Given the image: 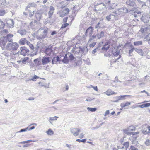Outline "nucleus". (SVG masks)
Wrapping results in <instances>:
<instances>
[{
    "label": "nucleus",
    "instance_id": "obj_47",
    "mask_svg": "<svg viewBox=\"0 0 150 150\" xmlns=\"http://www.w3.org/2000/svg\"><path fill=\"white\" fill-rule=\"evenodd\" d=\"M86 141V139H82V140L80 139H77L76 140V141L78 142L79 143L82 142L83 143H85Z\"/></svg>",
    "mask_w": 150,
    "mask_h": 150
},
{
    "label": "nucleus",
    "instance_id": "obj_52",
    "mask_svg": "<svg viewBox=\"0 0 150 150\" xmlns=\"http://www.w3.org/2000/svg\"><path fill=\"white\" fill-rule=\"evenodd\" d=\"M68 25H69V24L67 23H64L63 24H62V25L61 28H65L67 26H68Z\"/></svg>",
    "mask_w": 150,
    "mask_h": 150
},
{
    "label": "nucleus",
    "instance_id": "obj_33",
    "mask_svg": "<svg viewBox=\"0 0 150 150\" xmlns=\"http://www.w3.org/2000/svg\"><path fill=\"white\" fill-rule=\"evenodd\" d=\"M26 39L25 38L21 39L19 41V43L21 45H24L26 44Z\"/></svg>",
    "mask_w": 150,
    "mask_h": 150
},
{
    "label": "nucleus",
    "instance_id": "obj_48",
    "mask_svg": "<svg viewBox=\"0 0 150 150\" xmlns=\"http://www.w3.org/2000/svg\"><path fill=\"white\" fill-rule=\"evenodd\" d=\"M2 54L5 56L6 57H8L9 56V53L7 51H4L2 53Z\"/></svg>",
    "mask_w": 150,
    "mask_h": 150
},
{
    "label": "nucleus",
    "instance_id": "obj_63",
    "mask_svg": "<svg viewBox=\"0 0 150 150\" xmlns=\"http://www.w3.org/2000/svg\"><path fill=\"white\" fill-rule=\"evenodd\" d=\"M96 42H93L92 44H91L89 45V46L90 47H93L95 45Z\"/></svg>",
    "mask_w": 150,
    "mask_h": 150
},
{
    "label": "nucleus",
    "instance_id": "obj_26",
    "mask_svg": "<svg viewBox=\"0 0 150 150\" xmlns=\"http://www.w3.org/2000/svg\"><path fill=\"white\" fill-rule=\"evenodd\" d=\"M52 52V49L51 48H47L45 50V52L47 55H50Z\"/></svg>",
    "mask_w": 150,
    "mask_h": 150
},
{
    "label": "nucleus",
    "instance_id": "obj_6",
    "mask_svg": "<svg viewBox=\"0 0 150 150\" xmlns=\"http://www.w3.org/2000/svg\"><path fill=\"white\" fill-rule=\"evenodd\" d=\"M150 17H148V15L144 14L141 18L142 21L144 23H147L149 22Z\"/></svg>",
    "mask_w": 150,
    "mask_h": 150
},
{
    "label": "nucleus",
    "instance_id": "obj_31",
    "mask_svg": "<svg viewBox=\"0 0 150 150\" xmlns=\"http://www.w3.org/2000/svg\"><path fill=\"white\" fill-rule=\"evenodd\" d=\"M126 134L129 135H132V136L133 137L136 134H137L139 133V132H126Z\"/></svg>",
    "mask_w": 150,
    "mask_h": 150
},
{
    "label": "nucleus",
    "instance_id": "obj_35",
    "mask_svg": "<svg viewBox=\"0 0 150 150\" xmlns=\"http://www.w3.org/2000/svg\"><path fill=\"white\" fill-rule=\"evenodd\" d=\"M104 35V33L103 31H101L100 33H98L96 35L98 39L100 38L101 37L103 36Z\"/></svg>",
    "mask_w": 150,
    "mask_h": 150
},
{
    "label": "nucleus",
    "instance_id": "obj_28",
    "mask_svg": "<svg viewBox=\"0 0 150 150\" xmlns=\"http://www.w3.org/2000/svg\"><path fill=\"white\" fill-rule=\"evenodd\" d=\"M147 30V27H142L140 30V32L143 34L144 35L146 33Z\"/></svg>",
    "mask_w": 150,
    "mask_h": 150
},
{
    "label": "nucleus",
    "instance_id": "obj_56",
    "mask_svg": "<svg viewBox=\"0 0 150 150\" xmlns=\"http://www.w3.org/2000/svg\"><path fill=\"white\" fill-rule=\"evenodd\" d=\"M90 86H91V88H93L94 90L98 91V89L97 86H94L92 85H90Z\"/></svg>",
    "mask_w": 150,
    "mask_h": 150
},
{
    "label": "nucleus",
    "instance_id": "obj_8",
    "mask_svg": "<svg viewBox=\"0 0 150 150\" xmlns=\"http://www.w3.org/2000/svg\"><path fill=\"white\" fill-rule=\"evenodd\" d=\"M120 46H117L115 47L114 50L113 51V54L115 56L119 55L121 49L120 48Z\"/></svg>",
    "mask_w": 150,
    "mask_h": 150
},
{
    "label": "nucleus",
    "instance_id": "obj_24",
    "mask_svg": "<svg viewBox=\"0 0 150 150\" xmlns=\"http://www.w3.org/2000/svg\"><path fill=\"white\" fill-rule=\"evenodd\" d=\"M107 95L109 96L112 94H115V93L111 90H108L104 92Z\"/></svg>",
    "mask_w": 150,
    "mask_h": 150
},
{
    "label": "nucleus",
    "instance_id": "obj_7",
    "mask_svg": "<svg viewBox=\"0 0 150 150\" xmlns=\"http://www.w3.org/2000/svg\"><path fill=\"white\" fill-rule=\"evenodd\" d=\"M20 50L21 54L23 56L26 55V54L29 52V50L25 47H21Z\"/></svg>",
    "mask_w": 150,
    "mask_h": 150
},
{
    "label": "nucleus",
    "instance_id": "obj_11",
    "mask_svg": "<svg viewBox=\"0 0 150 150\" xmlns=\"http://www.w3.org/2000/svg\"><path fill=\"white\" fill-rule=\"evenodd\" d=\"M36 125V124L34 123L33 124H32L29 126L27 128H25L21 129L19 131H30L31 130L35 128V127L34 126H31V125Z\"/></svg>",
    "mask_w": 150,
    "mask_h": 150
},
{
    "label": "nucleus",
    "instance_id": "obj_50",
    "mask_svg": "<svg viewBox=\"0 0 150 150\" xmlns=\"http://www.w3.org/2000/svg\"><path fill=\"white\" fill-rule=\"evenodd\" d=\"M38 47L35 50H34L32 52V54L33 55H36L38 51Z\"/></svg>",
    "mask_w": 150,
    "mask_h": 150
},
{
    "label": "nucleus",
    "instance_id": "obj_32",
    "mask_svg": "<svg viewBox=\"0 0 150 150\" xmlns=\"http://www.w3.org/2000/svg\"><path fill=\"white\" fill-rule=\"evenodd\" d=\"M58 118V117L57 116L50 117L49 118V121L51 124H52V121L56 120Z\"/></svg>",
    "mask_w": 150,
    "mask_h": 150
},
{
    "label": "nucleus",
    "instance_id": "obj_54",
    "mask_svg": "<svg viewBox=\"0 0 150 150\" xmlns=\"http://www.w3.org/2000/svg\"><path fill=\"white\" fill-rule=\"evenodd\" d=\"M5 13V11L4 10H0V16H3Z\"/></svg>",
    "mask_w": 150,
    "mask_h": 150
},
{
    "label": "nucleus",
    "instance_id": "obj_17",
    "mask_svg": "<svg viewBox=\"0 0 150 150\" xmlns=\"http://www.w3.org/2000/svg\"><path fill=\"white\" fill-rule=\"evenodd\" d=\"M126 3L127 5L132 7H134L136 5V4L134 2V0H127Z\"/></svg>",
    "mask_w": 150,
    "mask_h": 150
},
{
    "label": "nucleus",
    "instance_id": "obj_34",
    "mask_svg": "<svg viewBox=\"0 0 150 150\" xmlns=\"http://www.w3.org/2000/svg\"><path fill=\"white\" fill-rule=\"evenodd\" d=\"M29 59V58L28 57H24L23 58H22L21 59V61L22 63L23 64H25L26 61L28 60Z\"/></svg>",
    "mask_w": 150,
    "mask_h": 150
},
{
    "label": "nucleus",
    "instance_id": "obj_18",
    "mask_svg": "<svg viewBox=\"0 0 150 150\" xmlns=\"http://www.w3.org/2000/svg\"><path fill=\"white\" fill-rule=\"evenodd\" d=\"M18 33H19L21 35H26L27 31L24 29L20 28L18 31Z\"/></svg>",
    "mask_w": 150,
    "mask_h": 150
},
{
    "label": "nucleus",
    "instance_id": "obj_60",
    "mask_svg": "<svg viewBox=\"0 0 150 150\" xmlns=\"http://www.w3.org/2000/svg\"><path fill=\"white\" fill-rule=\"evenodd\" d=\"M106 19L108 21H109L110 20H111L110 14L109 16H107L106 17Z\"/></svg>",
    "mask_w": 150,
    "mask_h": 150
},
{
    "label": "nucleus",
    "instance_id": "obj_51",
    "mask_svg": "<svg viewBox=\"0 0 150 150\" xmlns=\"http://www.w3.org/2000/svg\"><path fill=\"white\" fill-rule=\"evenodd\" d=\"M34 61L35 63V64L37 65H38L39 64V62H40L39 59L38 58L36 59H34Z\"/></svg>",
    "mask_w": 150,
    "mask_h": 150
},
{
    "label": "nucleus",
    "instance_id": "obj_10",
    "mask_svg": "<svg viewBox=\"0 0 150 150\" xmlns=\"http://www.w3.org/2000/svg\"><path fill=\"white\" fill-rule=\"evenodd\" d=\"M93 29L91 26L89 27L86 30L85 34L86 36H91L92 34Z\"/></svg>",
    "mask_w": 150,
    "mask_h": 150
},
{
    "label": "nucleus",
    "instance_id": "obj_44",
    "mask_svg": "<svg viewBox=\"0 0 150 150\" xmlns=\"http://www.w3.org/2000/svg\"><path fill=\"white\" fill-rule=\"evenodd\" d=\"M4 23L1 20H0V30L4 28Z\"/></svg>",
    "mask_w": 150,
    "mask_h": 150
},
{
    "label": "nucleus",
    "instance_id": "obj_1",
    "mask_svg": "<svg viewBox=\"0 0 150 150\" xmlns=\"http://www.w3.org/2000/svg\"><path fill=\"white\" fill-rule=\"evenodd\" d=\"M48 28L46 27H42L37 31L36 38L38 40H42L47 37Z\"/></svg>",
    "mask_w": 150,
    "mask_h": 150
},
{
    "label": "nucleus",
    "instance_id": "obj_15",
    "mask_svg": "<svg viewBox=\"0 0 150 150\" xmlns=\"http://www.w3.org/2000/svg\"><path fill=\"white\" fill-rule=\"evenodd\" d=\"M55 10L54 8L52 6H51L49 7V11L48 12V15L50 17H51L53 15L54 11Z\"/></svg>",
    "mask_w": 150,
    "mask_h": 150
},
{
    "label": "nucleus",
    "instance_id": "obj_20",
    "mask_svg": "<svg viewBox=\"0 0 150 150\" xmlns=\"http://www.w3.org/2000/svg\"><path fill=\"white\" fill-rule=\"evenodd\" d=\"M135 127L134 126L131 125L128 127L127 129L124 130V131H131L135 130Z\"/></svg>",
    "mask_w": 150,
    "mask_h": 150
},
{
    "label": "nucleus",
    "instance_id": "obj_2",
    "mask_svg": "<svg viewBox=\"0 0 150 150\" xmlns=\"http://www.w3.org/2000/svg\"><path fill=\"white\" fill-rule=\"evenodd\" d=\"M18 47L17 43L15 42H8L6 46L5 49L11 52L16 50Z\"/></svg>",
    "mask_w": 150,
    "mask_h": 150
},
{
    "label": "nucleus",
    "instance_id": "obj_13",
    "mask_svg": "<svg viewBox=\"0 0 150 150\" xmlns=\"http://www.w3.org/2000/svg\"><path fill=\"white\" fill-rule=\"evenodd\" d=\"M6 23L9 28L13 27L14 25V22L13 20L9 19L7 20Z\"/></svg>",
    "mask_w": 150,
    "mask_h": 150
},
{
    "label": "nucleus",
    "instance_id": "obj_46",
    "mask_svg": "<svg viewBox=\"0 0 150 150\" xmlns=\"http://www.w3.org/2000/svg\"><path fill=\"white\" fill-rule=\"evenodd\" d=\"M33 141L34 142V141H33L32 140H27V141H23V142H20L19 143L21 144L27 143H29L30 142H32Z\"/></svg>",
    "mask_w": 150,
    "mask_h": 150
},
{
    "label": "nucleus",
    "instance_id": "obj_45",
    "mask_svg": "<svg viewBox=\"0 0 150 150\" xmlns=\"http://www.w3.org/2000/svg\"><path fill=\"white\" fill-rule=\"evenodd\" d=\"M90 36V37L89 38V41H91L93 40H96V39H97V36L96 35H93L92 36Z\"/></svg>",
    "mask_w": 150,
    "mask_h": 150
},
{
    "label": "nucleus",
    "instance_id": "obj_4",
    "mask_svg": "<svg viewBox=\"0 0 150 150\" xmlns=\"http://www.w3.org/2000/svg\"><path fill=\"white\" fill-rule=\"evenodd\" d=\"M7 43V40H6L5 37L3 36L0 38V47H1L2 49H5Z\"/></svg>",
    "mask_w": 150,
    "mask_h": 150
},
{
    "label": "nucleus",
    "instance_id": "obj_40",
    "mask_svg": "<svg viewBox=\"0 0 150 150\" xmlns=\"http://www.w3.org/2000/svg\"><path fill=\"white\" fill-rule=\"evenodd\" d=\"M67 54H69L67 55V56L69 57V59L71 60H74V59H75V58H74L73 54L71 53H69Z\"/></svg>",
    "mask_w": 150,
    "mask_h": 150
},
{
    "label": "nucleus",
    "instance_id": "obj_5",
    "mask_svg": "<svg viewBox=\"0 0 150 150\" xmlns=\"http://www.w3.org/2000/svg\"><path fill=\"white\" fill-rule=\"evenodd\" d=\"M69 10L68 8L59 11V14L60 17H63L69 13Z\"/></svg>",
    "mask_w": 150,
    "mask_h": 150
},
{
    "label": "nucleus",
    "instance_id": "obj_12",
    "mask_svg": "<svg viewBox=\"0 0 150 150\" xmlns=\"http://www.w3.org/2000/svg\"><path fill=\"white\" fill-rule=\"evenodd\" d=\"M14 35L11 34L9 33L7 35L5 38H6V40L8 41L9 42H13V38Z\"/></svg>",
    "mask_w": 150,
    "mask_h": 150
},
{
    "label": "nucleus",
    "instance_id": "obj_16",
    "mask_svg": "<svg viewBox=\"0 0 150 150\" xmlns=\"http://www.w3.org/2000/svg\"><path fill=\"white\" fill-rule=\"evenodd\" d=\"M109 42L108 41L106 42L103 46L102 48V50L104 51H107L110 48Z\"/></svg>",
    "mask_w": 150,
    "mask_h": 150
},
{
    "label": "nucleus",
    "instance_id": "obj_57",
    "mask_svg": "<svg viewBox=\"0 0 150 150\" xmlns=\"http://www.w3.org/2000/svg\"><path fill=\"white\" fill-rule=\"evenodd\" d=\"M136 13H137V14H136L135 12H134V15H133L135 17H137L139 16V15L141 13V12L139 11L137 13L136 12Z\"/></svg>",
    "mask_w": 150,
    "mask_h": 150
},
{
    "label": "nucleus",
    "instance_id": "obj_36",
    "mask_svg": "<svg viewBox=\"0 0 150 150\" xmlns=\"http://www.w3.org/2000/svg\"><path fill=\"white\" fill-rule=\"evenodd\" d=\"M87 109L88 111L92 112H95L97 110V108H92L88 107L87 108Z\"/></svg>",
    "mask_w": 150,
    "mask_h": 150
},
{
    "label": "nucleus",
    "instance_id": "obj_41",
    "mask_svg": "<svg viewBox=\"0 0 150 150\" xmlns=\"http://www.w3.org/2000/svg\"><path fill=\"white\" fill-rule=\"evenodd\" d=\"M144 40L145 41L147 40L148 41V43L150 40V34H149L147 35L144 38Z\"/></svg>",
    "mask_w": 150,
    "mask_h": 150
},
{
    "label": "nucleus",
    "instance_id": "obj_30",
    "mask_svg": "<svg viewBox=\"0 0 150 150\" xmlns=\"http://www.w3.org/2000/svg\"><path fill=\"white\" fill-rule=\"evenodd\" d=\"M134 50L138 54L141 56H143L144 54V53L141 49H139L137 48H134Z\"/></svg>",
    "mask_w": 150,
    "mask_h": 150
},
{
    "label": "nucleus",
    "instance_id": "obj_38",
    "mask_svg": "<svg viewBox=\"0 0 150 150\" xmlns=\"http://www.w3.org/2000/svg\"><path fill=\"white\" fill-rule=\"evenodd\" d=\"M143 127L144 129L143 131H146L147 129L149 131H150V126L148 125H143Z\"/></svg>",
    "mask_w": 150,
    "mask_h": 150
},
{
    "label": "nucleus",
    "instance_id": "obj_23",
    "mask_svg": "<svg viewBox=\"0 0 150 150\" xmlns=\"http://www.w3.org/2000/svg\"><path fill=\"white\" fill-rule=\"evenodd\" d=\"M35 17L37 20L39 21L42 18V16L41 13H39V12L38 11L35 13Z\"/></svg>",
    "mask_w": 150,
    "mask_h": 150
},
{
    "label": "nucleus",
    "instance_id": "obj_19",
    "mask_svg": "<svg viewBox=\"0 0 150 150\" xmlns=\"http://www.w3.org/2000/svg\"><path fill=\"white\" fill-rule=\"evenodd\" d=\"M36 6V4L35 3H33L29 4L28 5L27 7L26 10L29 11H30V8L35 7Z\"/></svg>",
    "mask_w": 150,
    "mask_h": 150
},
{
    "label": "nucleus",
    "instance_id": "obj_42",
    "mask_svg": "<svg viewBox=\"0 0 150 150\" xmlns=\"http://www.w3.org/2000/svg\"><path fill=\"white\" fill-rule=\"evenodd\" d=\"M51 17H50L49 16V17L47 18L46 19H45V24H46L47 23H52V22H51L50 21L51 18Z\"/></svg>",
    "mask_w": 150,
    "mask_h": 150
},
{
    "label": "nucleus",
    "instance_id": "obj_59",
    "mask_svg": "<svg viewBox=\"0 0 150 150\" xmlns=\"http://www.w3.org/2000/svg\"><path fill=\"white\" fill-rule=\"evenodd\" d=\"M85 135V134L83 133H81L79 136V138L81 139L84 137V136Z\"/></svg>",
    "mask_w": 150,
    "mask_h": 150
},
{
    "label": "nucleus",
    "instance_id": "obj_61",
    "mask_svg": "<svg viewBox=\"0 0 150 150\" xmlns=\"http://www.w3.org/2000/svg\"><path fill=\"white\" fill-rule=\"evenodd\" d=\"M110 113V111L109 110H107L106 111L105 113L104 114V116L105 117L106 116L108 115H109Z\"/></svg>",
    "mask_w": 150,
    "mask_h": 150
},
{
    "label": "nucleus",
    "instance_id": "obj_53",
    "mask_svg": "<svg viewBox=\"0 0 150 150\" xmlns=\"http://www.w3.org/2000/svg\"><path fill=\"white\" fill-rule=\"evenodd\" d=\"M145 144L147 146H150V141L149 140H146L145 142Z\"/></svg>",
    "mask_w": 150,
    "mask_h": 150
},
{
    "label": "nucleus",
    "instance_id": "obj_37",
    "mask_svg": "<svg viewBox=\"0 0 150 150\" xmlns=\"http://www.w3.org/2000/svg\"><path fill=\"white\" fill-rule=\"evenodd\" d=\"M134 45L135 46H139L142 45V42L139 41L134 42Z\"/></svg>",
    "mask_w": 150,
    "mask_h": 150
},
{
    "label": "nucleus",
    "instance_id": "obj_27",
    "mask_svg": "<svg viewBox=\"0 0 150 150\" xmlns=\"http://www.w3.org/2000/svg\"><path fill=\"white\" fill-rule=\"evenodd\" d=\"M67 55L69 54H65V56L64 57V59L62 60L63 62L65 64H67L69 62V59H68Z\"/></svg>",
    "mask_w": 150,
    "mask_h": 150
},
{
    "label": "nucleus",
    "instance_id": "obj_43",
    "mask_svg": "<svg viewBox=\"0 0 150 150\" xmlns=\"http://www.w3.org/2000/svg\"><path fill=\"white\" fill-rule=\"evenodd\" d=\"M38 84H39V86L40 87H44L46 88H48V87L47 86L45 85L44 84V83H42V82H39L38 83Z\"/></svg>",
    "mask_w": 150,
    "mask_h": 150
},
{
    "label": "nucleus",
    "instance_id": "obj_21",
    "mask_svg": "<svg viewBox=\"0 0 150 150\" xmlns=\"http://www.w3.org/2000/svg\"><path fill=\"white\" fill-rule=\"evenodd\" d=\"M60 61V58L58 56L53 58L52 60V64H56L57 62Z\"/></svg>",
    "mask_w": 150,
    "mask_h": 150
},
{
    "label": "nucleus",
    "instance_id": "obj_58",
    "mask_svg": "<svg viewBox=\"0 0 150 150\" xmlns=\"http://www.w3.org/2000/svg\"><path fill=\"white\" fill-rule=\"evenodd\" d=\"M134 48H132L131 50H130L129 51V54L130 56H131V54L134 51Z\"/></svg>",
    "mask_w": 150,
    "mask_h": 150
},
{
    "label": "nucleus",
    "instance_id": "obj_49",
    "mask_svg": "<svg viewBox=\"0 0 150 150\" xmlns=\"http://www.w3.org/2000/svg\"><path fill=\"white\" fill-rule=\"evenodd\" d=\"M39 77L37 76L36 75H34V76L31 79H30L29 81H31V80H32V81H35V80L37 79V78H38Z\"/></svg>",
    "mask_w": 150,
    "mask_h": 150
},
{
    "label": "nucleus",
    "instance_id": "obj_25",
    "mask_svg": "<svg viewBox=\"0 0 150 150\" xmlns=\"http://www.w3.org/2000/svg\"><path fill=\"white\" fill-rule=\"evenodd\" d=\"M8 4L6 2V0H0V6L3 7L6 6Z\"/></svg>",
    "mask_w": 150,
    "mask_h": 150
},
{
    "label": "nucleus",
    "instance_id": "obj_64",
    "mask_svg": "<svg viewBox=\"0 0 150 150\" xmlns=\"http://www.w3.org/2000/svg\"><path fill=\"white\" fill-rule=\"evenodd\" d=\"M73 134L75 136H76L79 134V132H72Z\"/></svg>",
    "mask_w": 150,
    "mask_h": 150
},
{
    "label": "nucleus",
    "instance_id": "obj_3",
    "mask_svg": "<svg viewBox=\"0 0 150 150\" xmlns=\"http://www.w3.org/2000/svg\"><path fill=\"white\" fill-rule=\"evenodd\" d=\"M128 12V10L126 8H123L117 9L116 10L113 12V13L115 14L119 19V18L126 13Z\"/></svg>",
    "mask_w": 150,
    "mask_h": 150
},
{
    "label": "nucleus",
    "instance_id": "obj_39",
    "mask_svg": "<svg viewBox=\"0 0 150 150\" xmlns=\"http://www.w3.org/2000/svg\"><path fill=\"white\" fill-rule=\"evenodd\" d=\"M110 16L112 20L114 21L118 19L115 14V15L110 14Z\"/></svg>",
    "mask_w": 150,
    "mask_h": 150
},
{
    "label": "nucleus",
    "instance_id": "obj_14",
    "mask_svg": "<svg viewBox=\"0 0 150 150\" xmlns=\"http://www.w3.org/2000/svg\"><path fill=\"white\" fill-rule=\"evenodd\" d=\"M19 53H11V59H18L19 58Z\"/></svg>",
    "mask_w": 150,
    "mask_h": 150
},
{
    "label": "nucleus",
    "instance_id": "obj_29",
    "mask_svg": "<svg viewBox=\"0 0 150 150\" xmlns=\"http://www.w3.org/2000/svg\"><path fill=\"white\" fill-rule=\"evenodd\" d=\"M127 96H127V95H123V96L121 95L119 96L116 97V98L117 100L116 101H115V102H118V100L124 99V98L125 97Z\"/></svg>",
    "mask_w": 150,
    "mask_h": 150
},
{
    "label": "nucleus",
    "instance_id": "obj_55",
    "mask_svg": "<svg viewBox=\"0 0 150 150\" xmlns=\"http://www.w3.org/2000/svg\"><path fill=\"white\" fill-rule=\"evenodd\" d=\"M123 145L125 146V147L127 148L129 146V142H125Z\"/></svg>",
    "mask_w": 150,
    "mask_h": 150
},
{
    "label": "nucleus",
    "instance_id": "obj_22",
    "mask_svg": "<svg viewBox=\"0 0 150 150\" xmlns=\"http://www.w3.org/2000/svg\"><path fill=\"white\" fill-rule=\"evenodd\" d=\"M131 104V103L130 102L127 101L125 103H123L121 104L120 106L121 107L123 108L124 107L128 106Z\"/></svg>",
    "mask_w": 150,
    "mask_h": 150
},
{
    "label": "nucleus",
    "instance_id": "obj_9",
    "mask_svg": "<svg viewBox=\"0 0 150 150\" xmlns=\"http://www.w3.org/2000/svg\"><path fill=\"white\" fill-rule=\"evenodd\" d=\"M50 62V57L47 56H44L42 60V64L43 65L49 63Z\"/></svg>",
    "mask_w": 150,
    "mask_h": 150
},
{
    "label": "nucleus",
    "instance_id": "obj_62",
    "mask_svg": "<svg viewBox=\"0 0 150 150\" xmlns=\"http://www.w3.org/2000/svg\"><path fill=\"white\" fill-rule=\"evenodd\" d=\"M130 149L131 150H137L138 149L136 148L135 147L131 146H130Z\"/></svg>",
    "mask_w": 150,
    "mask_h": 150
}]
</instances>
